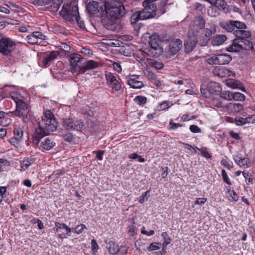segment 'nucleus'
Here are the masks:
<instances>
[{
    "label": "nucleus",
    "mask_w": 255,
    "mask_h": 255,
    "mask_svg": "<svg viewBox=\"0 0 255 255\" xmlns=\"http://www.w3.org/2000/svg\"><path fill=\"white\" fill-rule=\"evenodd\" d=\"M38 128H36L32 135V142L38 145L42 137L49 134L57 129L58 123L51 110H47L41 117L38 122Z\"/></svg>",
    "instance_id": "obj_1"
},
{
    "label": "nucleus",
    "mask_w": 255,
    "mask_h": 255,
    "mask_svg": "<svg viewBox=\"0 0 255 255\" xmlns=\"http://www.w3.org/2000/svg\"><path fill=\"white\" fill-rule=\"evenodd\" d=\"M105 9L107 16L111 19H117L123 16L126 13L123 3L118 1H105Z\"/></svg>",
    "instance_id": "obj_2"
},
{
    "label": "nucleus",
    "mask_w": 255,
    "mask_h": 255,
    "mask_svg": "<svg viewBox=\"0 0 255 255\" xmlns=\"http://www.w3.org/2000/svg\"><path fill=\"white\" fill-rule=\"evenodd\" d=\"M221 90L220 84L213 81L202 84L200 87L201 93L206 98H210L212 95L218 94Z\"/></svg>",
    "instance_id": "obj_3"
},
{
    "label": "nucleus",
    "mask_w": 255,
    "mask_h": 255,
    "mask_svg": "<svg viewBox=\"0 0 255 255\" xmlns=\"http://www.w3.org/2000/svg\"><path fill=\"white\" fill-rule=\"evenodd\" d=\"M16 48V44L11 38L0 35V53L3 55L10 56Z\"/></svg>",
    "instance_id": "obj_4"
},
{
    "label": "nucleus",
    "mask_w": 255,
    "mask_h": 255,
    "mask_svg": "<svg viewBox=\"0 0 255 255\" xmlns=\"http://www.w3.org/2000/svg\"><path fill=\"white\" fill-rule=\"evenodd\" d=\"M60 13L65 20L70 22H73L79 15L78 7L68 4H63Z\"/></svg>",
    "instance_id": "obj_5"
},
{
    "label": "nucleus",
    "mask_w": 255,
    "mask_h": 255,
    "mask_svg": "<svg viewBox=\"0 0 255 255\" xmlns=\"http://www.w3.org/2000/svg\"><path fill=\"white\" fill-rule=\"evenodd\" d=\"M150 0H145L142 4L144 8L139 11L142 18L143 19H150L154 17L157 14L156 5Z\"/></svg>",
    "instance_id": "obj_6"
},
{
    "label": "nucleus",
    "mask_w": 255,
    "mask_h": 255,
    "mask_svg": "<svg viewBox=\"0 0 255 255\" xmlns=\"http://www.w3.org/2000/svg\"><path fill=\"white\" fill-rule=\"evenodd\" d=\"M234 35L236 38L241 41L243 44H248L249 47H251V50L255 52V45L250 41L248 38H250L251 35V32L250 31L243 30H236L234 32Z\"/></svg>",
    "instance_id": "obj_7"
},
{
    "label": "nucleus",
    "mask_w": 255,
    "mask_h": 255,
    "mask_svg": "<svg viewBox=\"0 0 255 255\" xmlns=\"http://www.w3.org/2000/svg\"><path fill=\"white\" fill-rule=\"evenodd\" d=\"M232 56L228 54H216L207 59V62L211 65H225L232 60Z\"/></svg>",
    "instance_id": "obj_8"
},
{
    "label": "nucleus",
    "mask_w": 255,
    "mask_h": 255,
    "mask_svg": "<svg viewBox=\"0 0 255 255\" xmlns=\"http://www.w3.org/2000/svg\"><path fill=\"white\" fill-rule=\"evenodd\" d=\"M149 45L150 47L147 49L149 55L152 57H158L163 52V48L158 43L154 36L150 37Z\"/></svg>",
    "instance_id": "obj_9"
},
{
    "label": "nucleus",
    "mask_w": 255,
    "mask_h": 255,
    "mask_svg": "<svg viewBox=\"0 0 255 255\" xmlns=\"http://www.w3.org/2000/svg\"><path fill=\"white\" fill-rule=\"evenodd\" d=\"M69 60L73 72L78 71L81 74L82 67L84 64V59L82 56L76 53H73L69 55Z\"/></svg>",
    "instance_id": "obj_10"
},
{
    "label": "nucleus",
    "mask_w": 255,
    "mask_h": 255,
    "mask_svg": "<svg viewBox=\"0 0 255 255\" xmlns=\"http://www.w3.org/2000/svg\"><path fill=\"white\" fill-rule=\"evenodd\" d=\"M63 2V0H34V3L36 5L45 6L53 11H57Z\"/></svg>",
    "instance_id": "obj_11"
},
{
    "label": "nucleus",
    "mask_w": 255,
    "mask_h": 255,
    "mask_svg": "<svg viewBox=\"0 0 255 255\" xmlns=\"http://www.w3.org/2000/svg\"><path fill=\"white\" fill-rule=\"evenodd\" d=\"M241 42L239 39L235 38L233 40L232 44L226 47L227 51L229 52H237L243 49L251 50V47H249L246 43L243 44Z\"/></svg>",
    "instance_id": "obj_12"
},
{
    "label": "nucleus",
    "mask_w": 255,
    "mask_h": 255,
    "mask_svg": "<svg viewBox=\"0 0 255 255\" xmlns=\"http://www.w3.org/2000/svg\"><path fill=\"white\" fill-rule=\"evenodd\" d=\"M34 144L42 151H45L51 149L55 146L56 143L52 137H47L44 138L42 137L37 145Z\"/></svg>",
    "instance_id": "obj_13"
},
{
    "label": "nucleus",
    "mask_w": 255,
    "mask_h": 255,
    "mask_svg": "<svg viewBox=\"0 0 255 255\" xmlns=\"http://www.w3.org/2000/svg\"><path fill=\"white\" fill-rule=\"evenodd\" d=\"M86 10L93 15H101L103 13V7L96 1L89 2L86 6Z\"/></svg>",
    "instance_id": "obj_14"
},
{
    "label": "nucleus",
    "mask_w": 255,
    "mask_h": 255,
    "mask_svg": "<svg viewBox=\"0 0 255 255\" xmlns=\"http://www.w3.org/2000/svg\"><path fill=\"white\" fill-rule=\"evenodd\" d=\"M233 158L235 162L241 168L245 169L251 166L252 163L250 159L247 157H243L241 154L234 155Z\"/></svg>",
    "instance_id": "obj_15"
},
{
    "label": "nucleus",
    "mask_w": 255,
    "mask_h": 255,
    "mask_svg": "<svg viewBox=\"0 0 255 255\" xmlns=\"http://www.w3.org/2000/svg\"><path fill=\"white\" fill-rule=\"evenodd\" d=\"M99 122L97 121L95 118L88 120L86 127V132L90 134H94L99 131Z\"/></svg>",
    "instance_id": "obj_16"
},
{
    "label": "nucleus",
    "mask_w": 255,
    "mask_h": 255,
    "mask_svg": "<svg viewBox=\"0 0 255 255\" xmlns=\"http://www.w3.org/2000/svg\"><path fill=\"white\" fill-rule=\"evenodd\" d=\"M182 41L179 39L172 40L169 42V52L172 55L177 53L182 47Z\"/></svg>",
    "instance_id": "obj_17"
},
{
    "label": "nucleus",
    "mask_w": 255,
    "mask_h": 255,
    "mask_svg": "<svg viewBox=\"0 0 255 255\" xmlns=\"http://www.w3.org/2000/svg\"><path fill=\"white\" fill-rule=\"evenodd\" d=\"M244 106L239 103H230L226 104V108L230 114H235L241 112L243 110Z\"/></svg>",
    "instance_id": "obj_18"
},
{
    "label": "nucleus",
    "mask_w": 255,
    "mask_h": 255,
    "mask_svg": "<svg viewBox=\"0 0 255 255\" xmlns=\"http://www.w3.org/2000/svg\"><path fill=\"white\" fill-rule=\"evenodd\" d=\"M139 76L137 75H131L128 80V84L133 89H140L143 86L142 82L138 80Z\"/></svg>",
    "instance_id": "obj_19"
},
{
    "label": "nucleus",
    "mask_w": 255,
    "mask_h": 255,
    "mask_svg": "<svg viewBox=\"0 0 255 255\" xmlns=\"http://www.w3.org/2000/svg\"><path fill=\"white\" fill-rule=\"evenodd\" d=\"M197 43V38L192 37L188 38L184 43L185 51L186 53L191 52L195 47Z\"/></svg>",
    "instance_id": "obj_20"
},
{
    "label": "nucleus",
    "mask_w": 255,
    "mask_h": 255,
    "mask_svg": "<svg viewBox=\"0 0 255 255\" xmlns=\"http://www.w3.org/2000/svg\"><path fill=\"white\" fill-rule=\"evenodd\" d=\"M100 65V64L99 62L94 60L86 61L84 60V64H83L82 67L81 74H84L88 70L96 68L98 67Z\"/></svg>",
    "instance_id": "obj_21"
},
{
    "label": "nucleus",
    "mask_w": 255,
    "mask_h": 255,
    "mask_svg": "<svg viewBox=\"0 0 255 255\" xmlns=\"http://www.w3.org/2000/svg\"><path fill=\"white\" fill-rule=\"evenodd\" d=\"M212 33V31L210 29L207 28L204 30V34L201 35L198 40V42L201 46H205L207 45Z\"/></svg>",
    "instance_id": "obj_22"
},
{
    "label": "nucleus",
    "mask_w": 255,
    "mask_h": 255,
    "mask_svg": "<svg viewBox=\"0 0 255 255\" xmlns=\"http://www.w3.org/2000/svg\"><path fill=\"white\" fill-rule=\"evenodd\" d=\"M59 55V52L56 51H52L49 54H47L43 59V63L44 66H48L50 63L57 58Z\"/></svg>",
    "instance_id": "obj_23"
},
{
    "label": "nucleus",
    "mask_w": 255,
    "mask_h": 255,
    "mask_svg": "<svg viewBox=\"0 0 255 255\" xmlns=\"http://www.w3.org/2000/svg\"><path fill=\"white\" fill-rule=\"evenodd\" d=\"M29 112L30 109L22 111L14 112V114L15 116L20 118L23 122L27 123L30 119Z\"/></svg>",
    "instance_id": "obj_24"
},
{
    "label": "nucleus",
    "mask_w": 255,
    "mask_h": 255,
    "mask_svg": "<svg viewBox=\"0 0 255 255\" xmlns=\"http://www.w3.org/2000/svg\"><path fill=\"white\" fill-rule=\"evenodd\" d=\"M15 102L16 105V110L15 112L22 111L30 109L27 104L22 99L17 98L15 100Z\"/></svg>",
    "instance_id": "obj_25"
},
{
    "label": "nucleus",
    "mask_w": 255,
    "mask_h": 255,
    "mask_svg": "<svg viewBox=\"0 0 255 255\" xmlns=\"http://www.w3.org/2000/svg\"><path fill=\"white\" fill-rule=\"evenodd\" d=\"M119 247L118 245L114 241H110L107 243L106 248L109 253L111 255H114L117 254L119 251Z\"/></svg>",
    "instance_id": "obj_26"
},
{
    "label": "nucleus",
    "mask_w": 255,
    "mask_h": 255,
    "mask_svg": "<svg viewBox=\"0 0 255 255\" xmlns=\"http://www.w3.org/2000/svg\"><path fill=\"white\" fill-rule=\"evenodd\" d=\"M227 39L225 35H217L212 38L211 43L214 46H219Z\"/></svg>",
    "instance_id": "obj_27"
},
{
    "label": "nucleus",
    "mask_w": 255,
    "mask_h": 255,
    "mask_svg": "<svg viewBox=\"0 0 255 255\" xmlns=\"http://www.w3.org/2000/svg\"><path fill=\"white\" fill-rule=\"evenodd\" d=\"M11 122V120L8 117V113L4 112V115L0 118V125L2 127L9 126Z\"/></svg>",
    "instance_id": "obj_28"
},
{
    "label": "nucleus",
    "mask_w": 255,
    "mask_h": 255,
    "mask_svg": "<svg viewBox=\"0 0 255 255\" xmlns=\"http://www.w3.org/2000/svg\"><path fill=\"white\" fill-rule=\"evenodd\" d=\"M233 21V20H230L224 22L221 24V26L228 32L233 31L234 32L236 30L235 29V25Z\"/></svg>",
    "instance_id": "obj_29"
},
{
    "label": "nucleus",
    "mask_w": 255,
    "mask_h": 255,
    "mask_svg": "<svg viewBox=\"0 0 255 255\" xmlns=\"http://www.w3.org/2000/svg\"><path fill=\"white\" fill-rule=\"evenodd\" d=\"M211 104L213 106L218 108H226L225 105L220 99L213 97L211 100Z\"/></svg>",
    "instance_id": "obj_30"
},
{
    "label": "nucleus",
    "mask_w": 255,
    "mask_h": 255,
    "mask_svg": "<svg viewBox=\"0 0 255 255\" xmlns=\"http://www.w3.org/2000/svg\"><path fill=\"white\" fill-rule=\"evenodd\" d=\"M13 134L16 139L21 140L23 134V128L19 126H15L13 129Z\"/></svg>",
    "instance_id": "obj_31"
},
{
    "label": "nucleus",
    "mask_w": 255,
    "mask_h": 255,
    "mask_svg": "<svg viewBox=\"0 0 255 255\" xmlns=\"http://www.w3.org/2000/svg\"><path fill=\"white\" fill-rule=\"evenodd\" d=\"M72 130L80 131L84 127V124L82 120H74L73 119Z\"/></svg>",
    "instance_id": "obj_32"
},
{
    "label": "nucleus",
    "mask_w": 255,
    "mask_h": 255,
    "mask_svg": "<svg viewBox=\"0 0 255 255\" xmlns=\"http://www.w3.org/2000/svg\"><path fill=\"white\" fill-rule=\"evenodd\" d=\"M73 118H66L63 120V126L67 130H72Z\"/></svg>",
    "instance_id": "obj_33"
},
{
    "label": "nucleus",
    "mask_w": 255,
    "mask_h": 255,
    "mask_svg": "<svg viewBox=\"0 0 255 255\" xmlns=\"http://www.w3.org/2000/svg\"><path fill=\"white\" fill-rule=\"evenodd\" d=\"M242 174L245 178V182L247 184H253L255 182V180L253 177L252 174H249L248 172H243Z\"/></svg>",
    "instance_id": "obj_34"
},
{
    "label": "nucleus",
    "mask_w": 255,
    "mask_h": 255,
    "mask_svg": "<svg viewBox=\"0 0 255 255\" xmlns=\"http://www.w3.org/2000/svg\"><path fill=\"white\" fill-rule=\"evenodd\" d=\"M161 237L163 239L162 246H163V248H166L167 245L170 243L171 239L166 232H163L161 234Z\"/></svg>",
    "instance_id": "obj_35"
},
{
    "label": "nucleus",
    "mask_w": 255,
    "mask_h": 255,
    "mask_svg": "<svg viewBox=\"0 0 255 255\" xmlns=\"http://www.w3.org/2000/svg\"><path fill=\"white\" fill-rule=\"evenodd\" d=\"M33 161L32 158L24 159L21 163V170H25L32 163Z\"/></svg>",
    "instance_id": "obj_36"
},
{
    "label": "nucleus",
    "mask_w": 255,
    "mask_h": 255,
    "mask_svg": "<svg viewBox=\"0 0 255 255\" xmlns=\"http://www.w3.org/2000/svg\"><path fill=\"white\" fill-rule=\"evenodd\" d=\"M213 5L220 9L225 10L226 8L227 3L224 0H215Z\"/></svg>",
    "instance_id": "obj_37"
},
{
    "label": "nucleus",
    "mask_w": 255,
    "mask_h": 255,
    "mask_svg": "<svg viewBox=\"0 0 255 255\" xmlns=\"http://www.w3.org/2000/svg\"><path fill=\"white\" fill-rule=\"evenodd\" d=\"M139 20H144L143 18H142V16L139 11L134 13L130 17L131 23H135Z\"/></svg>",
    "instance_id": "obj_38"
},
{
    "label": "nucleus",
    "mask_w": 255,
    "mask_h": 255,
    "mask_svg": "<svg viewBox=\"0 0 255 255\" xmlns=\"http://www.w3.org/2000/svg\"><path fill=\"white\" fill-rule=\"evenodd\" d=\"M245 96L240 92H233L232 100L237 101H244L245 100Z\"/></svg>",
    "instance_id": "obj_39"
},
{
    "label": "nucleus",
    "mask_w": 255,
    "mask_h": 255,
    "mask_svg": "<svg viewBox=\"0 0 255 255\" xmlns=\"http://www.w3.org/2000/svg\"><path fill=\"white\" fill-rule=\"evenodd\" d=\"M220 93V96L221 98L228 101L232 100L233 92L230 91H224Z\"/></svg>",
    "instance_id": "obj_40"
},
{
    "label": "nucleus",
    "mask_w": 255,
    "mask_h": 255,
    "mask_svg": "<svg viewBox=\"0 0 255 255\" xmlns=\"http://www.w3.org/2000/svg\"><path fill=\"white\" fill-rule=\"evenodd\" d=\"M195 24L199 29H203L205 27V21L202 16H199L196 17Z\"/></svg>",
    "instance_id": "obj_41"
},
{
    "label": "nucleus",
    "mask_w": 255,
    "mask_h": 255,
    "mask_svg": "<svg viewBox=\"0 0 255 255\" xmlns=\"http://www.w3.org/2000/svg\"><path fill=\"white\" fill-rule=\"evenodd\" d=\"M233 22L234 24L235 30H243L247 28V25L244 22L236 20H233Z\"/></svg>",
    "instance_id": "obj_42"
},
{
    "label": "nucleus",
    "mask_w": 255,
    "mask_h": 255,
    "mask_svg": "<svg viewBox=\"0 0 255 255\" xmlns=\"http://www.w3.org/2000/svg\"><path fill=\"white\" fill-rule=\"evenodd\" d=\"M105 77L109 85L117 79L115 76L110 72H107L105 74Z\"/></svg>",
    "instance_id": "obj_43"
},
{
    "label": "nucleus",
    "mask_w": 255,
    "mask_h": 255,
    "mask_svg": "<svg viewBox=\"0 0 255 255\" xmlns=\"http://www.w3.org/2000/svg\"><path fill=\"white\" fill-rule=\"evenodd\" d=\"M134 101L139 105H144L147 101L146 97L141 96H137L134 99Z\"/></svg>",
    "instance_id": "obj_44"
},
{
    "label": "nucleus",
    "mask_w": 255,
    "mask_h": 255,
    "mask_svg": "<svg viewBox=\"0 0 255 255\" xmlns=\"http://www.w3.org/2000/svg\"><path fill=\"white\" fill-rule=\"evenodd\" d=\"M150 65L156 69H161L163 67V64L161 62H158L155 60H152L150 62Z\"/></svg>",
    "instance_id": "obj_45"
},
{
    "label": "nucleus",
    "mask_w": 255,
    "mask_h": 255,
    "mask_svg": "<svg viewBox=\"0 0 255 255\" xmlns=\"http://www.w3.org/2000/svg\"><path fill=\"white\" fill-rule=\"evenodd\" d=\"M226 85L233 89L239 88V84L237 81L233 79H229L226 81Z\"/></svg>",
    "instance_id": "obj_46"
},
{
    "label": "nucleus",
    "mask_w": 255,
    "mask_h": 255,
    "mask_svg": "<svg viewBox=\"0 0 255 255\" xmlns=\"http://www.w3.org/2000/svg\"><path fill=\"white\" fill-rule=\"evenodd\" d=\"M32 33L33 35L37 39L38 42L39 40H43L46 39L47 36L40 31H34Z\"/></svg>",
    "instance_id": "obj_47"
},
{
    "label": "nucleus",
    "mask_w": 255,
    "mask_h": 255,
    "mask_svg": "<svg viewBox=\"0 0 255 255\" xmlns=\"http://www.w3.org/2000/svg\"><path fill=\"white\" fill-rule=\"evenodd\" d=\"M26 40L28 43L35 44L38 43L37 39L33 35V33L27 36Z\"/></svg>",
    "instance_id": "obj_48"
},
{
    "label": "nucleus",
    "mask_w": 255,
    "mask_h": 255,
    "mask_svg": "<svg viewBox=\"0 0 255 255\" xmlns=\"http://www.w3.org/2000/svg\"><path fill=\"white\" fill-rule=\"evenodd\" d=\"M222 176L223 177V181L225 183H227V184L231 185L232 184V183L226 172V171L224 169L222 170Z\"/></svg>",
    "instance_id": "obj_49"
},
{
    "label": "nucleus",
    "mask_w": 255,
    "mask_h": 255,
    "mask_svg": "<svg viewBox=\"0 0 255 255\" xmlns=\"http://www.w3.org/2000/svg\"><path fill=\"white\" fill-rule=\"evenodd\" d=\"M160 243H151L149 247L147 248V250L148 251L150 252L153 250H157L160 249L159 247V245H160Z\"/></svg>",
    "instance_id": "obj_50"
},
{
    "label": "nucleus",
    "mask_w": 255,
    "mask_h": 255,
    "mask_svg": "<svg viewBox=\"0 0 255 255\" xmlns=\"http://www.w3.org/2000/svg\"><path fill=\"white\" fill-rule=\"evenodd\" d=\"M109 85L116 91H119L121 88V85L117 79Z\"/></svg>",
    "instance_id": "obj_51"
},
{
    "label": "nucleus",
    "mask_w": 255,
    "mask_h": 255,
    "mask_svg": "<svg viewBox=\"0 0 255 255\" xmlns=\"http://www.w3.org/2000/svg\"><path fill=\"white\" fill-rule=\"evenodd\" d=\"M109 85L116 91H119L121 88V85L117 79Z\"/></svg>",
    "instance_id": "obj_52"
},
{
    "label": "nucleus",
    "mask_w": 255,
    "mask_h": 255,
    "mask_svg": "<svg viewBox=\"0 0 255 255\" xmlns=\"http://www.w3.org/2000/svg\"><path fill=\"white\" fill-rule=\"evenodd\" d=\"M197 148L198 150L200 151L202 155L206 158L207 159H210L212 157V155H211L210 153H209L207 149L205 148L200 149L197 147Z\"/></svg>",
    "instance_id": "obj_53"
},
{
    "label": "nucleus",
    "mask_w": 255,
    "mask_h": 255,
    "mask_svg": "<svg viewBox=\"0 0 255 255\" xmlns=\"http://www.w3.org/2000/svg\"><path fill=\"white\" fill-rule=\"evenodd\" d=\"M64 139L67 142H71L74 139L73 135L70 132H67L63 135Z\"/></svg>",
    "instance_id": "obj_54"
},
{
    "label": "nucleus",
    "mask_w": 255,
    "mask_h": 255,
    "mask_svg": "<svg viewBox=\"0 0 255 255\" xmlns=\"http://www.w3.org/2000/svg\"><path fill=\"white\" fill-rule=\"evenodd\" d=\"M85 228H86V226L85 225H84V224L78 225L75 228V232L77 234H79L80 233H82L83 232L84 229Z\"/></svg>",
    "instance_id": "obj_55"
},
{
    "label": "nucleus",
    "mask_w": 255,
    "mask_h": 255,
    "mask_svg": "<svg viewBox=\"0 0 255 255\" xmlns=\"http://www.w3.org/2000/svg\"><path fill=\"white\" fill-rule=\"evenodd\" d=\"M85 116L88 118H94L95 113L93 110L91 109H86V111L84 112Z\"/></svg>",
    "instance_id": "obj_56"
},
{
    "label": "nucleus",
    "mask_w": 255,
    "mask_h": 255,
    "mask_svg": "<svg viewBox=\"0 0 255 255\" xmlns=\"http://www.w3.org/2000/svg\"><path fill=\"white\" fill-rule=\"evenodd\" d=\"M128 253V248L125 246L119 247V255H126Z\"/></svg>",
    "instance_id": "obj_57"
},
{
    "label": "nucleus",
    "mask_w": 255,
    "mask_h": 255,
    "mask_svg": "<svg viewBox=\"0 0 255 255\" xmlns=\"http://www.w3.org/2000/svg\"><path fill=\"white\" fill-rule=\"evenodd\" d=\"M74 20H75L77 22L79 26L80 27V28L81 29H85V26L84 23L83 21L81 20L79 15H78V16L76 17V19Z\"/></svg>",
    "instance_id": "obj_58"
},
{
    "label": "nucleus",
    "mask_w": 255,
    "mask_h": 255,
    "mask_svg": "<svg viewBox=\"0 0 255 255\" xmlns=\"http://www.w3.org/2000/svg\"><path fill=\"white\" fill-rule=\"evenodd\" d=\"M92 250L94 253L97 252L99 249V246L95 239L91 241Z\"/></svg>",
    "instance_id": "obj_59"
},
{
    "label": "nucleus",
    "mask_w": 255,
    "mask_h": 255,
    "mask_svg": "<svg viewBox=\"0 0 255 255\" xmlns=\"http://www.w3.org/2000/svg\"><path fill=\"white\" fill-rule=\"evenodd\" d=\"M81 52L89 56L93 55L92 50L86 47H82L81 49Z\"/></svg>",
    "instance_id": "obj_60"
},
{
    "label": "nucleus",
    "mask_w": 255,
    "mask_h": 255,
    "mask_svg": "<svg viewBox=\"0 0 255 255\" xmlns=\"http://www.w3.org/2000/svg\"><path fill=\"white\" fill-rule=\"evenodd\" d=\"M189 129L193 133H200L201 132V129L197 126L192 125L190 126Z\"/></svg>",
    "instance_id": "obj_61"
},
{
    "label": "nucleus",
    "mask_w": 255,
    "mask_h": 255,
    "mask_svg": "<svg viewBox=\"0 0 255 255\" xmlns=\"http://www.w3.org/2000/svg\"><path fill=\"white\" fill-rule=\"evenodd\" d=\"M149 193V191H146L142 194V195L139 197V202L141 204L144 203L145 200H147V197H146L147 195Z\"/></svg>",
    "instance_id": "obj_62"
},
{
    "label": "nucleus",
    "mask_w": 255,
    "mask_h": 255,
    "mask_svg": "<svg viewBox=\"0 0 255 255\" xmlns=\"http://www.w3.org/2000/svg\"><path fill=\"white\" fill-rule=\"evenodd\" d=\"M93 153H96V158H97L99 160H102L103 159V156L105 152L103 150H98L94 151Z\"/></svg>",
    "instance_id": "obj_63"
},
{
    "label": "nucleus",
    "mask_w": 255,
    "mask_h": 255,
    "mask_svg": "<svg viewBox=\"0 0 255 255\" xmlns=\"http://www.w3.org/2000/svg\"><path fill=\"white\" fill-rule=\"evenodd\" d=\"M169 125L171 126L170 128L173 130H175L178 128L182 127V125L179 123H174L172 120L170 121Z\"/></svg>",
    "instance_id": "obj_64"
}]
</instances>
